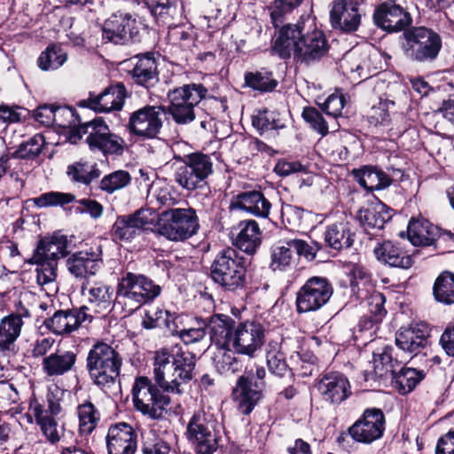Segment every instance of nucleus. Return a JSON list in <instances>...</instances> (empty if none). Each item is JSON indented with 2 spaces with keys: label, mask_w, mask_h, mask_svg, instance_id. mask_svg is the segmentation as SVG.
<instances>
[{
  "label": "nucleus",
  "mask_w": 454,
  "mask_h": 454,
  "mask_svg": "<svg viewBox=\"0 0 454 454\" xmlns=\"http://www.w3.org/2000/svg\"><path fill=\"white\" fill-rule=\"evenodd\" d=\"M196 356L193 353L175 346L155 351L153 380L137 377L132 387L135 409L153 419H161L171 403L169 394L182 395L184 386L193 378Z\"/></svg>",
  "instance_id": "1"
},
{
  "label": "nucleus",
  "mask_w": 454,
  "mask_h": 454,
  "mask_svg": "<svg viewBox=\"0 0 454 454\" xmlns=\"http://www.w3.org/2000/svg\"><path fill=\"white\" fill-rule=\"evenodd\" d=\"M161 293V287L143 274L125 273L118 281L115 304L131 313L143 304L153 301Z\"/></svg>",
  "instance_id": "2"
},
{
  "label": "nucleus",
  "mask_w": 454,
  "mask_h": 454,
  "mask_svg": "<svg viewBox=\"0 0 454 454\" xmlns=\"http://www.w3.org/2000/svg\"><path fill=\"white\" fill-rule=\"evenodd\" d=\"M222 426L210 411H198L189 419L184 436L196 454H214L222 439Z\"/></svg>",
  "instance_id": "3"
},
{
  "label": "nucleus",
  "mask_w": 454,
  "mask_h": 454,
  "mask_svg": "<svg viewBox=\"0 0 454 454\" xmlns=\"http://www.w3.org/2000/svg\"><path fill=\"white\" fill-rule=\"evenodd\" d=\"M122 357L112 346L98 342L90 348L87 356V370L97 386L110 388L121 372Z\"/></svg>",
  "instance_id": "4"
},
{
  "label": "nucleus",
  "mask_w": 454,
  "mask_h": 454,
  "mask_svg": "<svg viewBox=\"0 0 454 454\" xmlns=\"http://www.w3.org/2000/svg\"><path fill=\"white\" fill-rule=\"evenodd\" d=\"M155 232L169 241H184L200 229L199 217L192 207L168 208L160 214L156 213Z\"/></svg>",
  "instance_id": "5"
},
{
  "label": "nucleus",
  "mask_w": 454,
  "mask_h": 454,
  "mask_svg": "<svg viewBox=\"0 0 454 454\" xmlns=\"http://www.w3.org/2000/svg\"><path fill=\"white\" fill-rule=\"evenodd\" d=\"M61 390L57 387L48 388L46 398L39 399L35 395L29 399L28 410L27 412V421H34L39 426L43 434L51 443L59 441V433L55 416L61 412L60 396Z\"/></svg>",
  "instance_id": "6"
},
{
  "label": "nucleus",
  "mask_w": 454,
  "mask_h": 454,
  "mask_svg": "<svg viewBox=\"0 0 454 454\" xmlns=\"http://www.w3.org/2000/svg\"><path fill=\"white\" fill-rule=\"evenodd\" d=\"M212 280L223 289L235 292L247 285L245 258L233 248L219 252L210 266Z\"/></svg>",
  "instance_id": "7"
},
{
  "label": "nucleus",
  "mask_w": 454,
  "mask_h": 454,
  "mask_svg": "<svg viewBox=\"0 0 454 454\" xmlns=\"http://www.w3.org/2000/svg\"><path fill=\"white\" fill-rule=\"evenodd\" d=\"M67 239L55 234L40 240L33 256L27 261L36 265V279L40 286L51 284L57 278L58 260L67 254Z\"/></svg>",
  "instance_id": "8"
},
{
  "label": "nucleus",
  "mask_w": 454,
  "mask_h": 454,
  "mask_svg": "<svg viewBox=\"0 0 454 454\" xmlns=\"http://www.w3.org/2000/svg\"><path fill=\"white\" fill-rule=\"evenodd\" d=\"M401 49L411 61L432 62L442 49V38L431 28L413 27L403 31Z\"/></svg>",
  "instance_id": "9"
},
{
  "label": "nucleus",
  "mask_w": 454,
  "mask_h": 454,
  "mask_svg": "<svg viewBox=\"0 0 454 454\" xmlns=\"http://www.w3.org/2000/svg\"><path fill=\"white\" fill-rule=\"evenodd\" d=\"M86 136L85 142L92 152H100L104 155H121L125 147V141L119 135L112 133L109 126L101 119L95 118L92 121L81 124L71 138L76 142Z\"/></svg>",
  "instance_id": "10"
},
{
  "label": "nucleus",
  "mask_w": 454,
  "mask_h": 454,
  "mask_svg": "<svg viewBox=\"0 0 454 454\" xmlns=\"http://www.w3.org/2000/svg\"><path fill=\"white\" fill-rule=\"evenodd\" d=\"M207 88L202 84L191 83L170 90L168 92V113L177 124L185 125L195 119V107L205 98Z\"/></svg>",
  "instance_id": "11"
},
{
  "label": "nucleus",
  "mask_w": 454,
  "mask_h": 454,
  "mask_svg": "<svg viewBox=\"0 0 454 454\" xmlns=\"http://www.w3.org/2000/svg\"><path fill=\"white\" fill-rule=\"evenodd\" d=\"M175 171V181L187 191L201 188L213 173V161L208 154L192 153L184 155Z\"/></svg>",
  "instance_id": "12"
},
{
  "label": "nucleus",
  "mask_w": 454,
  "mask_h": 454,
  "mask_svg": "<svg viewBox=\"0 0 454 454\" xmlns=\"http://www.w3.org/2000/svg\"><path fill=\"white\" fill-rule=\"evenodd\" d=\"M333 294V286L326 278L311 277L296 293V310L300 314L317 311L329 301Z\"/></svg>",
  "instance_id": "13"
},
{
  "label": "nucleus",
  "mask_w": 454,
  "mask_h": 454,
  "mask_svg": "<svg viewBox=\"0 0 454 454\" xmlns=\"http://www.w3.org/2000/svg\"><path fill=\"white\" fill-rule=\"evenodd\" d=\"M306 28L300 36V43L296 61L309 65L321 59L329 50L325 35L318 29L313 19L308 17L305 20Z\"/></svg>",
  "instance_id": "14"
},
{
  "label": "nucleus",
  "mask_w": 454,
  "mask_h": 454,
  "mask_svg": "<svg viewBox=\"0 0 454 454\" xmlns=\"http://www.w3.org/2000/svg\"><path fill=\"white\" fill-rule=\"evenodd\" d=\"M265 342V328L256 321L239 323L233 332L231 347L236 354L254 357Z\"/></svg>",
  "instance_id": "15"
},
{
  "label": "nucleus",
  "mask_w": 454,
  "mask_h": 454,
  "mask_svg": "<svg viewBox=\"0 0 454 454\" xmlns=\"http://www.w3.org/2000/svg\"><path fill=\"white\" fill-rule=\"evenodd\" d=\"M165 113L163 106H144L130 114L128 124L129 130L143 138H155L162 128L161 116Z\"/></svg>",
  "instance_id": "16"
},
{
  "label": "nucleus",
  "mask_w": 454,
  "mask_h": 454,
  "mask_svg": "<svg viewBox=\"0 0 454 454\" xmlns=\"http://www.w3.org/2000/svg\"><path fill=\"white\" fill-rule=\"evenodd\" d=\"M74 201H75L74 212L76 214H88L95 220L103 215L104 207L97 200L91 199L75 200V196L68 192H48L33 199L34 204L38 207H63Z\"/></svg>",
  "instance_id": "17"
},
{
  "label": "nucleus",
  "mask_w": 454,
  "mask_h": 454,
  "mask_svg": "<svg viewBox=\"0 0 454 454\" xmlns=\"http://www.w3.org/2000/svg\"><path fill=\"white\" fill-rule=\"evenodd\" d=\"M385 430V416L380 409H366L348 429V434L356 442L370 444L382 437Z\"/></svg>",
  "instance_id": "18"
},
{
  "label": "nucleus",
  "mask_w": 454,
  "mask_h": 454,
  "mask_svg": "<svg viewBox=\"0 0 454 454\" xmlns=\"http://www.w3.org/2000/svg\"><path fill=\"white\" fill-rule=\"evenodd\" d=\"M156 219V211L153 208H140L132 215L118 216L112 227V235L115 239L130 241L144 229L153 225Z\"/></svg>",
  "instance_id": "19"
},
{
  "label": "nucleus",
  "mask_w": 454,
  "mask_h": 454,
  "mask_svg": "<svg viewBox=\"0 0 454 454\" xmlns=\"http://www.w3.org/2000/svg\"><path fill=\"white\" fill-rule=\"evenodd\" d=\"M138 34L137 20L128 12H118L110 16L102 27V37L115 44H127Z\"/></svg>",
  "instance_id": "20"
},
{
  "label": "nucleus",
  "mask_w": 454,
  "mask_h": 454,
  "mask_svg": "<svg viewBox=\"0 0 454 454\" xmlns=\"http://www.w3.org/2000/svg\"><path fill=\"white\" fill-rule=\"evenodd\" d=\"M316 388L322 400L331 404H340L352 394L348 379L339 372L322 374L316 383Z\"/></svg>",
  "instance_id": "21"
},
{
  "label": "nucleus",
  "mask_w": 454,
  "mask_h": 454,
  "mask_svg": "<svg viewBox=\"0 0 454 454\" xmlns=\"http://www.w3.org/2000/svg\"><path fill=\"white\" fill-rule=\"evenodd\" d=\"M31 317L30 311L19 302L16 311L0 320V352H13L21 334L24 319Z\"/></svg>",
  "instance_id": "22"
},
{
  "label": "nucleus",
  "mask_w": 454,
  "mask_h": 454,
  "mask_svg": "<svg viewBox=\"0 0 454 454\" xmlns=\"http://www.w3.org/2000/svg\"><path fill=\"white\" fill-rule=\"evenodd\" d=\"M373 20L378 27L389 32L401 31L411 23L410 14L394 0L380 4L374 12Z\"/></svg>",
  "instance_id": "23"
},
{
  "label": "nucleus",
  "mask_w": 454,
  "mask_h": 454,
  "mask_svg": "<svg viewBox=\"0 0 454 454\" xmlns=\"http://www.w3.org/2000/svg\"><path fill=\"white\" fill-rule=\"evenodd\" d=\"M106 440L108 454H134L137 450V434L125 422L110 426Z\"/></svg>",
  "instance_id": "24"
},
{
  "label": "nucleus",
  "mask_w": 454,
  "mask_h": 454,
  "mask_svg": "<svg viewBox=\"0 0 454 454\" xmlns=\"http://www.w3.org/2000/svg\"><path fill=\"white\" fill-rule=\"evenodd\" d=\"M304 20L296 24H286L275 34L272 51L281 59H289L294 55L296 60L298 47L300 46V36L306 28Z\"/></svg>",
  "instance_id": "25"
},
{
  "label": "nucleus",
  "mask_w": 454,
  "mask_h": 454,
  "mask_svg": "<svg viewBox=\"0 0 454 454\" xmlns=\"http://www.w3.org/2000/svg\"><path fill=\"white\" fill-rule=\"evenodd\" d=\"M93 316L88 313V308L82 306L78 309L59 310L45 321V326L53 333L62 335L76 330L82 323L91 322Z\"/></svg>",
  "instance_id": "26"
},
{
  "label": "nucleus",
  "mask_w": 454,
  "mask_h": 454,
  "mask_svg": "<svg viewBox=\"0 0 454 454\" xmlns=\"http://www.w3.org/2000/svg\"><path fill=\"white\" fill-rule=\"evenodd\" d=\"M264 386V382H253L245 376L238 379L231 395L241 413L247 415L254 410L262 398Z\"/></svg>",
  "instance_id": "27"
},
{
  "label": "nucleus",
  "mask_w": 454,
  "mask_h": 454,
  "mask_svg": "<svg viewBox=\"0 0 454 454\" xmlns=\"http://www.w3.org/2000/svg\"><path fill=\"white\" fill-rule=\"evenodd\" d=\"M231 208L244 211L256 217L267 218L271 209V203L262 192L247 191L231 199Z\"/></svg>",
  "instance_id": "28"
},
{
  "label": "nucleus",
  "mask_w": 454,
  "mask_h": 454,
  "mask_svg": "<svg viewBox=\"0 0 454 454\" xmlns=\"http://www.w3.org/2000/svg\"><path fill=\"white\" fill-rule=\"evenodd\" d=\"M126 98V89L123 84L116 83L104 90L98 95L90 93L88 106L99 113L119 111L122 108Z\"/></svg>",
  "instance_id": "29"
},
{
  "label": "nucleus",
  "mask_w": 454,
  "mask_h": 454,
  "mask_svg": "<svg viewBox=\"0 0 454 454\" xmlns=\"http://www.w3.org/2000/svg\"><path fill=\"white\" fill-rule=\"evenodd\" d=\"M330 20L334 28H339L344 32H353L358 28L361 16L355 3L338 0L333 4Z\"/></svg>",
  "instance_id": "30"
},
{
  "label": "nucleus",
  "mask_w": 454,
  "mask_h": 454,
  "mask_svg": "<svg viewBox=\"0 0 454 454\" xmlns=\"http://www.w3.org/2000/svg\"><path fill=\"white\" fill-rule=\"evenodd\" d=\"M131 62L130 74L135 83L151 88L159 82L158 64L153 53L137 55L131 59Z\"/></svg>",
  "instance_id": "31"
},
{
  "label": "nucleus",
  "mask_w": 454,
  "mask_h": 454,
  "mask_svg": "<svg viewBox=\"0 0 454 454\" xmlns=\"http://www.w3.org/2000/svg\"><path fill=\"white\" fill-rule=\"evenodd\" d=\"M232 235V244L247 254H254L262 243V232L254 220L239 222Z\"/></svg>",
  "instance_id": "32"
},
{
  "label": "nucleus",
  "mask_w": 454,
  "mask_h": 454,
  "mask_svg": "<svg viewBox=\"0 0 454 454\" xmlns=\"http://www.w3.org/2000/svg\"><path fill=\"white\" fill-rule=\"evenodd\" d=\"M428 335V326L426 324H414L399 330L395 343L400 349L416 355L426 347Z\"/></svg>",
  "instance_id": "33"
},
{
  "label": "nucleus",
  "mask_w": 454,
  "mask_h": 454,
  "mask_svg": "<svg viewBox=\"0 0 454 454\" xmlns=\"http://www.w3.org/2000/svg\"><path fill=\"white\" fill-rule=\"evenodd\" d=\"M102 265V259L98 254L88 251H80L73 254L67 260L68 271L75 278H87L94 276Z\"/></svg>",
  "instance_id": "34"
},
{
  "label": "nucleus",
  "mask_w": 454,
  "mask_h": 454,
  "mask_svg": "<svg viewBox=\"0 0 454 454\" xmlns=\"http://www.w3.org/2000/svg\"><path fill=\"white\" fill-rule=\"evenodd\" d=\"M77 355L71 350L58 349L43 357L42 370L48 377H59L71 372L75 365Z\"/></svg>",
  "instance_id": "35"
},
{
  "label": "nucleus",
  "mask_w": 454,
  "mask_h": 454,
  "mask_svg": "<svg viewBox=\"0 0 454 454\" xmlns=\"http://www.w3.org/2000/svg\"><path fill=\"white\" fill-rule=\"evenodd\" d=\"M206 327L215 347H231L235 328L231 317L220 314L214 315L206 323Z\"/></svg>",
  "instance_id": "36"
},
{
  "label": "nucleus",
  "mask_w": 454,
  "mask_h": 454,
  "mask_svg": "<svg viewBox=\"0 0 454 454\" xmlns=\"http://www.w3.org/2000/svg\"><path fill=\"white\" fill-rule=\"evenodd\" d=\"M373 252L378 261L390 267L409 269L413 263L411 255L399 245L388 240L379 244Z\"/></svg>",
  "instance_id": "37"
},
{
  "label": "nucleus",
  "mask_w": 454,
  "mask_h": 454,
  "mask_svg": "<svg viewBox=\"0 0 454 454\" xmlns=\"http://www.w3.org/2000/svg\"><path fill=\"white\" fill-rule=\"evenodd\" d=\"M440 237V230L426 219H411L408 224V238L416 247H431Z\"/></svg>",
  "instance_id": "38"
},
{
  "label": "nucleus",
  "mask_w": 454,
  "mask_h": 454,
  "mask_svg": "<svg viewBox=\"0 0 454 454\" xmlns=\"http://www.w3.org/2000/svg\"><path fill=\"white\" fill-rule=\"evenodd\" d=\"M356 181L365 190H382L392 184L393 177L372 166H364L352 170Z\"/></svg>",
  "instance_id": "39"
},
{
  "label": "nucleus",
  "mask_w": 454,
  "mask_h": 454,
  "mask_svg": "<svg viewBox=\"0 0 454 454\" xmlns=\"http://www.w3.org/2000/svg\"><path fill=\"white\" fill-rule=\"evenodd\" d=\"M355 233L348 222H336L328 224L324 232V240L327 247L340 251L350 247L354 243Z\"/></svg>",
  "instance_id": "40"
},
{
  "label": "nucleus",
  "mask_w": 454,
  "mask_h": 454,
  "mask_svg": "<svg viewBox=\"0 0 454 454\" xmlns=\"http://www.w3.org/2000/svg\"><path fill=\"white\" fill-rule=\"evenodd\" d=\"M83 295L87 297L88 310L92 309L97 314H105L110 310L112 305V293L110 287L102 283L92 286H82Z\"/></svg>",
  "instance_id": "41"
},
{
  "label": "nucleus",
  "mask_w": 454,
  "mask_h": 454,
  "mask_svg": "<svg viewBox=\"0 0 454 454\" xmlns=\"http://www.w3.org/2000/svg\"><path fill=\"white\" fill-rule=\"evenodd\" d=\"M391 209L382 202H377L367 207L361 208L357 218L365 228L382 229L392 218Z\"/></svg>",
  "instance_id": "42"
},
{
  "label": "nucleus",
  "mask_w": 454,
  "mask_h": 454,
  "mask_svg": "<svg viewBox=\"0 0 454 454\" xmlns=\"http://www.w3.org/2000/svg\"><path fill=\"white\" fill-rule=\"evenodd\" d=\"M80 435L90 434L98 427L101 415L92 402L85 400L76 407Z\"/></svg>",
  "instance_id": "43"
},
{
  "label": "nucleus",
  "mask_w": 454,
  "mask_h": 454,
  "mask_svg": "<svg viewBox=\"0 0 454 454\" xmlns=\"http://www.w3.org/2000/svg\"><path fill=\"white\" fill-rule=\"evenodd\" d=\"M182 322L181 316H176L160 308H153L146 311L143 319V325L146 329L166 327L170 333L176 332V323Z\"/></svg>",
  "instance_id": "44"
},
{
  "label": "nucleus",
  "mask_w": 454,
  "mask_h": 454,
  "mask_svg": "<svg viewBox=\"0 0 454 454\" xmlns=\"http://www.w3.org/2000/svg\"><path fill=\"white\" fill-rule=\"evenodd\" d=\"M265 356L268 369L272 374L278 377H284L290 372L279 341L270 340L267 343Z\"/></svg>",
  "instance_id": "45"
},
{
  "label": "nucleus",
  "mask_w": 454,
  "mask_h": 454,
  "mask_svg": "<svg viewBox=\"0 0 454 454\" xmlns=\"http://www.w3.org/2000/svg\"><path fill=\"white\" fill-rule=\"evenodd\" d=\"M424 377L423 371L403 367L398 372L392 374V383L400 394L405 395L411 392Z\"/></svg>",
  "instance_id": "46"
},
{
  "label": "nucleus",
  "mask_w": 454,
  "mask_h": 454,
  "mask_svg": "<svg viewBox=\"0 0 454 454\" xmlns=\"http://www.w3.org/2000/svg\"><path fill=\"white\" fill-rule=\"evenodd\" d=\"M67 174L72 182L89 185L100 176L101 171L96 163L80 160L69 165Z\"/></svg>",
  "instance_id": "47"
},
{
  "label": "nucleus",
  "mask_w": 454,
  "mask_h": 454,
  "mask_svg": "<svg viewBox=\"0 0 454 454\" xmlns=\"http://www.w3.org/2000/svg\"><path fill=\"white\" fill-rule=\"evenodd\" d=\"M295 264V256L290 241L286 245H275L270 249V268L273 271H287Z\"/></svg>",
  "instance_id": "48"
},
{
  "label": "nucleus",
  "mask_w": 454,
  "mask_h": 454,
  "mask_svg": "<svg viewBox=\"0 0 454 454\" xmlns=\"http://www.w3.org/2000/svg\"><path fill=\"white\" fill-rule=\"evenodd\" d=\"M433 294L436 301L444 305L454 304V274L444 271L434 281Z\"/></svg>",
  "instance_id": "49"
},
{
  "label": "nucleus",
  "mask_w": 454,
  "mask_h": 454,
  "mask_svg": "<svg viewBox=\"0 0 454 454\" xmlns=\"http://www.w3.org/2000/svg\"><path fill=\"white\" fill-rule=\"evenodd\" d=\"M393 348L386 347L380 354L373 356V374L375 378H383L395 373L399 365L397 359L393 357Z\"/></svg>",
  "instance_id": "50"
},
{
  "label": "nucleus",
  "mask_w": 454,
  "mask_h": 454,
  "mask_svg": "<svg viewBox=\"0 0 454 454\" xmlns=\"http://www.w3.org/2000/svg\"><path fill=\"white\" fill-rule=\"evenodd\" d=\"M252 123L258 130L264 132L274 129H280L286 127V120L277 111L262 110L253 116Z\"/></svg>",
  "instance_id": "51"
},
{
  "label": "nucleus",
  "mask_w": 454,
  "mask_h": 454,
  "mask_svg": "<svg viewBox=\"0 0 454 454\" xmlns=\"http://www.w3.org/2000/svg\"><path fill=\"white\" fill-rule=\"evenodd\" d=\"M67 59V53L57 45H49L43 51L38 59L37 65L43 71L56 70L60 67Z\"/></svg>",
  "instance_id": "52"
},
{
  "label": "nucleus",
  "mask_w": 454,
  "mask_h": 454,
  "mask_svg": "<svg viewBox=\"0 0 454 454\" xmlns=\"http://www.w3.org/2000/svg\"><path fill=\"white\" fill-rule=\"evenodd\" d=\"M212 360L215 370L221 373H233L238 371L239 362L231 347H215Z\"/></svg>",
  "instance_id": "53"
},
{
  "label": "nucleus",
  "mask_w": 454,
  "mask_h": 454,
  "mask_svg": "<svg viewBox=\"0 0 454 454\" xmlns=\"http://www.w3.org/2000/svg\"><path fill=\"white\" fill-rule=\"evenodd\" d=\"M131 180L129 172L119 169L104 176L100 180L99 188L108 194H113L129 185Z\"/></svg>",
  "instance_id": "54"
},
{
  "label": "nucleus",
  "mask_w": 454,
  "mask_h": 454,
  "mask_svg": "<svg viewBox=\"0 0 454 454\" xmlns=\"http://www.w3.org/2000/svg\"><path fill=\"white\" fill-rule=\"evenodd\" d=\"M245 82L248 87L261 92L272 91L278 86V81L273 78L272 73L265 70L247 73Z\"/></svg>",
  "instance_id": "55"
},
{
  "label": "nucleus",
  "mask_w": 454,
  "mask_h": 454,
  "mask_svg": "<svg viewBox=\"0 0 454 454\" xmlns=\"http://www.w3.org/2000/svg\"><path fill=\"white\" fill-rule=\"evenodd\" d=\"M44 145V137L42 134H35L28 140L21 143L12 156L19 159H35L40 155Z\"/></svg>",
  "instance_id": "56"
},
{
  "label": "nucleus",
  "mask_w": 454,
  "mask_h": 454,
  "mask_svg": "<svg viewBox=\"0 0 454 454\" xmlns=\"http://www.w3.org/2000/svg\"><path fill=\"white\" fill-rule=\"evenodd\" d=\"M180 324L176 323V332H170L169 333L178 336L186 345L199 342L206 336V323L204 321L198 322V326L188 328L181 327Z\"/></svg>",
  "instance_id": "57"
},
{
  "label": "nucleus",
  "mask_w": 454,
  "mask_h": 454,
  "mask_svg": "<svg viewBox=\"0 0 454 454\" xmlns=\"http://www.w3.org/2000/svg\"><path fill=\"white\" fill-rule=\"evenodd\" d=\"M143 454H169L170 445L153 431L143 435Z\"/></svg>",
  "instance_id": "58"
},
{
  "label": "nucleus",
  "mask_w": 454,
  "mask_h": 454,
  "mask_svg": "<svg viewBox=\"0 0 454 454\" xmlns=\"http://www.w3.org/2000/svg\"><path fill=\"white\" fill-rule=\"evenodd\" d=\"M363 300L368 309V312L371 314L372 320L375 322L380 321L387 313L384 308L386 299L383 294L375 291L364 297Z\"/></svg>",
  "instance_id": "59"
},
{
  "label": "nucleus",
  "mask_w": 454,
  "mask_h": 454,
  "mask_svg": "<svg viewBox=\"0 0 454 454\" xmlns=\"http://www.w3.org/2000/svg\"><path fill=\"white\" fill-rule=\"evenodd\" d=\"M301 116L309 127L322 137L328 134V125L317 109L311 106L304 107Z\"/></svg>",
  "instance_id": "60"
},
{
  "label": "nucleus",
  "mask_w": 454,
  "mask_h": 454,
  "mask_svg": "<svg viewBox=\"0 0 454 454\" xmlns=\"http://www.w3.org/2000/svg\"><path fill=\"white\" fill-rule=\"evenodd\" d=\"M346 104V96L341 92H335L330 95L325 101L320 105V108L327 115L338 117Z\"/></svg>",
  "instance_id": "61"
},
{
  "label": "nucleus",
  "mask_w": 454,
  "mask_h": 454,
  "mask_svg": "<svg viewBox=\"0 0 454 454\" xmlns=\"http://www.w3.org/2000/svg\"><path fill=\"white\" fill-rule=\"evenodd\" d=\"M303 0H276L270 12L271 21L275 27L282 22L281 19L285 13L290 12L297 7Z\"/></svg>",
  "instance_id": "62"
},
{
  "label": "nucleus",
  "mask_w": 454,
  "mask_h": 454,
  "mask_svg": "<svg viewBox=\"0 0 454 454\" xmlns=\"http://www.w3.org/2000/svg\"><path fill=\"white\" fill-rule=\"evenodd\" d=\"M394 105L392 101H380L378 106H373L371 109L370 119L372 122L377 124H387L390 121L388 106Z\"/></svg>",
  "instance_id": "63"
},
{
  "label": "nucleus",
  "mask_w": 454,
  "mask_h": 454,
  "mask_svg": "<svg viewBox=\"0 0 454 454\" xmlns=\"http://www.w3.org/2000/svg\"><path fill=\"white\" fill-rule=\"evenodd\" d=\"M290 246L292 247L293 252L295 251L297 255L303 256L309 260H313L316 257L317 252L320 249V246L317 243H315L314 246H310L301 239L290 240Z\"/></svg>",
  "instance_id": "64"
}]
</instances>
